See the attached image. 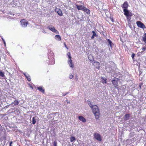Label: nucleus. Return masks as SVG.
<instances>
[{"label": "nucleus", "instance_id": "nucleus-30", "mask_svg": "<svg viewBox=\"0 0 146 146\" xmlns=\"http://www.w3.org/2000/svg\"><path fill=\"white\" fill-rule=\"evenodd\" d=\"M69 65H70V67L73 68L74 67V65L72 64V63H71L69 64Z\"/></svg>", "mask_w": 146, "mask_h": 146}, {"label": "nucleus", "instance_id": "nucleus-4", "mask_svg": "<svg viewBox=\"0 0 146 146\" xmlns=\"http://www.w3.org/2000/svg\"><path fill=\"white\" fill-rule=\"evenodd\" d=\"M136 23L139 27H140L143 29H145L146 28L145 25L143 23L140 21H137Z\"/></svg>", "mask_w": 146, "mask_h": 146}, {"label": "nucleus", "instance_id": "nucleus-35", "mask_svg": "<svg viewBox=\"0 0 146 146\" xmlns=\"http://www.w3.org/2000/svg\"><path fill=\"white\" fill-rule=\"evenodd\" d=\"M13 143V142L11 141L9 143V146H12L11 145Z\"/></svg>", "mask_w": 146, "mask_h": 146}, {"label": "nucleus", "instance_id": "nucleus-6", "mask_svg": "<svg viewBox=\"0 0 146 146\" xmlns=\"http://www.w3.org/2000/svg\"><path fill=\"white\" fill-rule=\"evenodd\" d=\"M94 137L98 141H102V138L100 135L97 133H94Z\"/></svg>", "mask_w": 146, "mask_h": 146}, {"label": "nucleus", "instance_id": "nucleus-2", "mask_svg": "<svg viewBox=\"0 0 146 146\" xmlns=\"http://www.w3.org/2000/svg\"><path fill=\"white\" fill-rule=\"evenodd\" d=\"M118 78L114 77L112 81V84L117 89L118 88Z\"/></svg>", "mask_w": 146, "mask_h": 146}, {"label": "nucleus", "instance_id": "nucleus-42", "mask_svg": "<svg viewBox=\"0 0 146 146\" xmlns=\"http://www.w3.org/2000/svg\"><path fill=\"white\" fill-rule=\"evenodd\" d=\"M140 88H141V86H140Z\"/></svg>", "mask_w": 146, "mask_h": 146}, {"label": "nucleus", "instance_id": "nucleus-14", "mask_svg": "<svg viewBox=\"0 0 146 146\" xmlns=\"http://www.w3.org/2000/svg\"><path fill=\"white\" fill-rule=\"evenodd\" d=\"M78 118L80 121H82L83 122H85L86 121V119L82 116H79Z\"/></svg>", "mask_w": 146, "mask_h": 146}, {"label": "nucleus", "instance_id": "nucleus-17", "mask_svg": "<svg viewBox=\"0 0 146 146\" xmlns=\"http://www.w3.org/2000/svg\"><path fill=\"white\" fill-rule=\"evenodd\" d=\"M130 117V114H126L124 116V119L125 120H127Z\"/></svg>", "mask_w": 146, "mask_h": 146}, {"label": "nucleus", "instance_id": "nucleus-34", "mask_svg": "<svg viewBox=\"0 0 146 146\" xmlns=\"http://www.w3.org/2000/svg\"><path fill=\"white\" fill-rule=\"evenodd\" d=\"M3 43L4 44L5 46H6V43H5V42L4 40L3 39Z\"/></svg>", "mask_w": 146, "mask_h": 146}, {"label": "nucleus", "instance_id": "nucleus-16", "mask_svg": "<svg viewBox=\"0 0 146 146\" xmlns=\"http://www.w3.org/2000/svg\"><path fill=\"white\" fill-rule=\"evenodd\" d=\"M24 75L25 76V77L27 78V80L28 81H30L31 80V79L30 78V76L28 74H26L25 73H24Z\"/></svg>", "mask_w": 146, "mask_h": 146}, {"label": "nucleus", "instance_id": "nucleus-29", "mask_svg": "<svg viewBox=\"0 0 146 146\" xmlns=\"http://www.w3.org/2000/svg\"><path fill=\"white\" fill-rule=\"evenodd\" d=\"M135 56V54L134 53H132L131 54V57L133 60H134V57Z\"/></svg>", "mask_w": 146, "mask_h": 146}, {"label": "nucleus", "instance_id": "nucleus-32", "mask_svg": "<svg viewBox=\"0 0 146 146\" xmlns=\"http://www.w3.org/2000/svg\"><path fill=\"white\" fill-rule=\"evenodd\" d=\"M69 77L70 79H72L73 77V76L72 74H71L70 75Z\"/></svg>", "mask_w": 146, "mask_h": 146}, {"label": "nucleus", "instance_id": "nucleus-15", "mask_svg": "<svg viewBox=\"0 0 146 146\" xmlns=\"http://www.w3.org/2000/svg\"><path fill=\"white\" fill-rule=\"evenodd\" d=\"M37 89L39 91L43 93H44V90L43 89V88L42 86H39L37 88Z\"/></svg>", "mask_w": 146, "mask_h": 146}, {"label": "nucleus", "instance_id": "nucleus-11", "mask_svg": "<svg viewBox=\"0 0 146 146\" xmlns=\"http://www.w3.org/2000/svg\"><path fill=\"white\" fill-rule=\"evenodd\" d=\"M82 11L85 12L88 15H89L90 14V10L89 9H88L87 8L85 7H84Z\"/></svg>", "mask_w": 146, "mask_h": 146}, {"label": "nucleus", "instance_id": "nucleus-8", "mask_svg": "<svg viewBox=\"0 0 146 146\" xmlns=\"http://www.w3.org/2000/svg\"><path fill=\"white\" fill-rule=\"evenodd\" d=\"M76 6L78 10H81L83 11L85 6L84 5H78L76 4Z\"/></svg>", "mask_w": 146, "mask_h": 146}, {"label": "nucleus", "instance_id": "nucleus-41", "mask_svg": "<svg viewBox=\"0 0 146 146\" xmlns=\"http://www.w3.org/2000/svg\"><path fill=\"white\" fill-rule=\"evenodd\" d=\"M43 32H44V33H46V32H45V31H44Z\"/></svg>", "mask_w": 146, "mask_h": 146}, {"label": "nucleus", "instance_id": "nucleus-36", "mask_svg": "<svg viewBox=\"0 0 146 146\" xmlns=\"http://www.w3.org/2000/svg\"><path fill=\"white\" fill-rule=\"evenodd\" d=\"M29 87L31 88L32 89H33V86H32V85H30V86H29Z\"/></svg>", "mask_w": 146, "mask_h": 146}, {"label": "nucleus", "instance_id": "nucleus-19", "mask_svg": "<svg viewBox=\"0 0 146 146\" xmlns=\"http://www.w3.org/2000/svg\"><path fill=\"white\" fill-rule=\"evenodd\" d=\"M143 40L146 43V33H145L143 37Z\"/></svg>", "mask_w": 146, "mask_h": 146}, {"label": "nucleus", "instance_id": "nucleus-40", "mask_svg": "<svg viewBox=\"0 0 146 146\" xmlns=\"http://www.w3.org/2000/svg\"><path fill=\"white\" fill-rule=\"evenodd\" d=\"M66 94H64V95H63V96H65Z\"/></svg>", "mask_w": 146, "mask_h": 146}, {"label": "nucleus", "instance_id": "nucleus-37", "mask_svg": "<svg viewBox=\"0 0 146 146\" xmlns=\"http://www.w3.org/2000/svg\"><path fill=\"white\" fill-rule=\"evenodd\" d=\"M146 48L145 47H143L142 48V49L143 50H145Z\"/></svg>", "mask_w": 146, "mask_h": 146}, {"label": "nucleus", "instance_id": "nucleus-7", "mask_svg": "<svg viewBox=\"0 0 146 146\" xmlns=\"http://www.w3.org/2000/svg\"><path fill=\"white\" fill-rule=\"evenodd\" d=\"M55 11L60 16H62L63 15L62 12L60 9L57 8H56Z\"/></svg>", "mask_w": 146, "mask_h": 146}, {"label": "nucleus", "instance_id": "nucleus-13", "mask_svg": "<svg viewBox=\"0 0 146 146\" xmlns=\"http://www.w3.org/2000/svg\"><path fill=\"white\" fill-rule=\"evenodd\" d=\"M132 16V13H130V14L128 15L127 16H126L127 20L128 22H129L131 21V16Z\"/></svg>", "mask_w": 146, "mask_h": 146}, {"label": "nucleus", "instance_id": "nucleus-39", "mask_svg": "<svg viewBox=\"0 0 146 146\" xmlns=\"http://www.w3.org/2000/svg\"><path fill=\"white\" fill-rule=\"evenodd\" d=\"M111 21L112 22H114V21H113V18L111 19Z\"/></svg>", "mask_w": 146, "mask_h": 146}, {"label": "nucleus", "instance_id": "nucleus-12", "mask_svg": "<svg viewBox=\"0 0 146 146\" xmlns=\"http://www.w3.org/2000/svg\"><path fill=\"white\" fill-rule=\"evenodd\" d=\"M94 65L97 68H99L100 66V63L98 62H94Z\"/></svg>", "mask_w": 146, "mask_h": 146}, {"label": "nucleus", "instance_id": "nucleus-21", "mask_svg": "<svg viewBox=\"0 0 146 146\" xmlns=\"http://www.w3.org/2000/svg\"><path fill=\"white\" fill-rule=\"evenodd\" d=\"M101 78L102 79V82L103 84L106 83V82H107L106 79L104 78H103V77H102Z\"/></svg>", "mask_w": 146, "mask_h": 146}, {"label": "nucleus", "instance_id": "nucleus-33", "mask_svg": "<svg viewBox=\"0 0 146 146\" xmlns=\"http://www.w3.org/2000/svg\"><path fill=\"white\" fill-rule=\"evenodd\" d=\"M64 45L65 46V47L67 49H68V47H67V45H66V44L65 43V42H64Z\"/></svg>", "mask_w": 146, "mask_h": 146}, {"label": "nucleus", "instance_id": "nucleus-18", "mask_svg": "<svg viewBox=\"0 0 146 146\" xmlns=\"http://www.w3.org/2000/svg\"><path fill=\"white\" fill-rule=\"evenodd\" d=\"M55 38L58 41H60L61 40V37L59 35H56L55 36Z\"/></svg>", "mask_w": 146, "mask_h": 146}, {"label": "nucleus", "instance_id": "nucleus-24", "mask_svg": "<svg viewBox=\"0 0 146 146\" xmlns=\"http://www.w3.org/2000/svg\"><path fill=\"white\" fill-rule=\"evenodd\" d=\"M107 41L108 43H109V44H110V46H111L112 43L111 41L109 39H108L107 40Z\"/></svg>", "mask_w": 146, "mask_h": 146}, {"label": "nucleus", "instance_id": "nucleus-1", "mask_svg": "<svg viewBox=\"0 0 146 146\" xmlns=\"http://www.w3.org/2000/svg\"><path fill=\"white\" fill-rule=\"evenodd\" d=\"M90 107L91 108L93 113L94 115L95 118L96 119H99L100 114L99 109L98 106L96 105H92L90 103L89 104Z\"/></svg>", "mask_w": 146, "mask_h": 146}, {"label": "nucleus", "instance_id": "nucleus-20", "mask_svg": "<svg viewBox=\"0 0 146 146\" xmlns=\"http://www.w3.org/2000/svg\"><path fill=\"white\" fill-rule=\"evenodd\" d=\"M32 124H35L36 122V119H35V117H33L32 118Z\"/></svg>", "mask_w": 146, "mask_h": 146}, {"label": "nucleus", "instance_id": "nucleus-38", "mask_svg": "<svg viewBox=\"0 0 146 146\" xmlns=\"http://www.w3.org/2000/svg\"><path fill=\"white\" fill-rule=\"evenodd\" d=\"M94 37V36H93V35L91 37V38L92 39H93Z\"/></svg>", "mask_w": 146, "mask_h": 146}, {"label": "nucleus", "instance_id": "nucleus-26", "mask_svg": "<svg viewBox=\"0 0 146 146\" xmlns=\"http://www.w3.org/2000/svg\"><path fill=\"white\" fill-rule=\"evenodd\" d=\"M53 146H57V142L56 141H55L53 142Z\"/></svg>", "mask_w": 146, "mask_h": 146}, {"label": "nucleus", "instance_id": "nucleus-3", "mask_svg": "<svg viewBox=\"0 0 146 146\" xmlns=\"http://www.w3.org/2000/svg\"><path fill=\"white\" fill-rule=\"evenodd\" d=\"M20 24L23 27H26L27 26L29 23L28 21H27L25 19H22L20 21Z\"/></svg>", "mask_w": 146, "mask_h": 146}, {"label": "nucleus", "instance_id": "nucleus-22", "mask_svg": "<svg viewBox=\"0 0 146 146\" xmlns=\"http://www.w3.org/2000/svg\"><path fill=\"white\" fill-rule=\"evenodd\" d=\"M75 140V138L74 137H70V141L71 142H72Z\"/></svg>", "mask_w": 146, "mask_h": 146}, {"label": "nucleus", "instance_id": "nucleus-9", "mask_svg": "<svg viewBox=\"0 0 146 146\" xmlns=\"http://www.w3.org/2000/svg\"><path fill=\"white\" fill-rule=\"evenodd\" d=\"M121 7L123 9H127L128 7V5L127 2H125L121 5Z\"/></svg>", "mask_w": 146, "mask_h": 146}, {"label": "nucleus", "instance_id": "nucleus-5", "mask_svg": "<svg viewBox=\"0 0 146 146\" xmlns=\"http://www.w3.org/2000/svg\"><path fill=\"white\" fill-rule=\"evenodd\" d=\"M48 28L50 30L56 34H58L59 33L58 31L52 25H50L48 26Z\"/></svg>", "mask_w": 146, "mask_h": 146}, {"label": "nucleus", "instance_id": "nucleus-28", "mask_svg": "<svg viewBox=\"0 0 146 146\" xmlns=\"http://www.w3.org/2000/svg\"><path fill=\"white\" fill-rule=\"evenodd\" d=\"M13 103L16 105H18L19 104V102L18 101H15Z\"/></svg>", "mask_w": 146, "mask_h": 146}, {"label": "nucleus", "instance_id": "nucleus-27", "mask_svg": "<svg viewBox=\"0 0 146 146\" xmlns=\"http://www.w3.org/2000/svg\"><path fill=\"white\" fill-rule=\"evenodd\" d=\"M92 33H93V36H97L94 31H93Z\"/></svg>", "mask_w": 146, "mask_h": 146}, {"label": "nucleus", "instance_id": "nucleus-10", "mask_svg": "<svg viewBox=\"0 0 146 146\" xmlns=\"http://www.w3.org/2000/svg\"><path fill=\"white\" fill-rule=\"evenodd\" d=\"M123 11L124 12V14L125 16H127L130 14V13H131L127 9H123Z\"/></svg>", "mask_w": 146, "mask_h": 146}, {"label": "nucleus", "instance_id": "nucleus-25", "mask_svg": "<svg viewBox=\"0 0 146 146\" xmlns=\"http://www.w3.org/2000/svg\"><path fill=\"white\" fill-rule=\"evenodd\" d=\"M0 76L2 77H4L5 76L4 73L0 71Z\"/></svg>", "mask_w": 146, "mask_h": 146}, {"label": "nucleus", "instance_id": "nucleus-23", "mask_svg": "<svg viewBox=\"0 0 146 146\" xmlns=\"http://www.w3.org/2000/svg\"><path fill=\"white\" fill-rule=\"evenodd\" d=\"M67 54L68 56V58L69 59H71V57L70 53V52H68L67 53Z\"/></svg>", "mask_w": 146, "mask_h": 146}, {"label": "nucleus", "instance_id": "nucleus-31", "mask_svg": "<svg viewBox=\"0 0 146 146\" xmlns=\"http://www.w3.org/2000/svg\"><path fill=\"white\" fill-rule=\"evenodd\" d=\"M68 64H70V63H72V60L71 59H70L69 60H68Z\"/></svg>", "mask_w": 146, "mask_h": 146}]
</instances>
